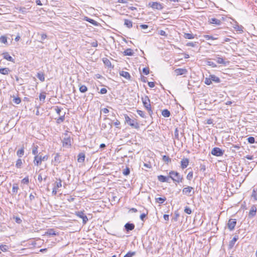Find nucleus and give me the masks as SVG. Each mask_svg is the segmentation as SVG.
I'll return each instance as SVG.
<instances>
[{
	"label": "nucleus",
	"instance_id": "2",
	"mask_svg": "<svg viewBox=\"0 0 257 257\" xmlns=\"http://www.w3.org/2000/svg\"><path fill=\"white\" fill-rule=\"evenodd\" d=\"M48 159V156L47 155L42 156L39 153L38 156L34 157L33 163L35 166H38L41 164L42 161H47Z\"/></svg>",
	"mask_w": 257,
	"mask_h": 257
},
{
	"label": "nucleus",
	"instance_id": "37",
	"mask_svg": "<svg viewBox=\"0 0 257 257\" xmlns=\"http://www.w3.org/2000/svg\"><path fill=\"white\" fill-rule=\"evenodd\" d=\"M19 190V186L17 184H14L12 188L13 194H17Z\"/></svg>",
	"mask_w": 257,
	"mask_h": 257
},
{
	"label": "nucleus",
	"instance_id": "1",
	"mask_svg": "<svg viewBox=\"0 0 257 257\" xmlns=\"http://www.w3.org/2000/svg\"><path fill=\"white\" fill-rule=\"evenodd\" d=\"M181 28L183 30L182 33L183 34V36L184 38L187 39H193L194 38L195 36L192 33H187L184 31L186 30V28H187V25L183 20H178V29L180 30Z\"/></svg>",
	"mask_w": 257,
	"mask_h": 257
},
{
	"label": "nucleus",
	"instance_id": "39",
	"mask_svg": "<svg viewBox=\"0 0 257 257\" xmlns=\"http://www.w3.org/2000/svg\"><path fill=\"white\" fill-rule=\"evenodd\" d=\"M162 114L164 117H167L170 115V112L168 109H164L162 112Z\"/></svg>",
	"mask_w": 257,
	"mask_h": 257
},
{
	"label": "nucleus",
	"instance_id": "41",
	"mask_svg": "<svg viewBox=\"0 0 257 257\" xmlns=\"http://www.w3.org/2000/svg\"><path fill=\"white\" fill-rule=\"evenodd\" d=\"M79 89L81 92L84 93L87 91V87L84 85H82L79 86Z\"/></svg>",
	"mask_w": 257,
	"mask_h": 257
},
{
	"label": "nucleus",
	"instance_id": "14",
	"mask_svg": "<svg viewBox=\"0 0 257 257\" xmlns=\"http://www.w3.org/2000/svg\"><path fill=\"white\" fill-rule=\"evenodd\" d=\"M188 74V70L186 68H178V76L183 75V77H185Z\"/></svg>",
	"mask_w": 257,
	"mask_h": 257
},
{
	"label": "nucleus",
	"instance_id": "35",
	"mask_svg": "<svg viewBox=\"0 0 257 257\" xmlns=\"http://www.w3.org/2000/svg\"><path fill=\"white\" fill-rule=\"evenodd\" d=\"M123 53L125 56H132L134 54L133 50L130 48L126 49Z\"/></svg>",
	"mask_w": 257,
	"mask_h": 257
},
{
	"label": "nucleus",
	"instance_id": "61",
	"mask_svg": "<svg viewBox=\"0 0 257 257\" xmlns=\"http://www.w3.org/2000/svg\"><path fill=\"white\" fill-rule=\"evenodd\" d=\"M22 183L24 184H28L29 182L28 177H25L22 181Z\"/></svg>",
	"mask_w": 257,
	"mask_h": 257
},
{
	"label": "nucleus",
	"instance_id": "55",
	"mask_svg": "<svg viewBox=\"0 0 257 257\" xmlns=\"http://www.w3.org/2000/svg\"><path fill=\"white\" fill-rule=\"evenodd\" d=\"M184 211L186 213L188 214H190L192 213V210L191 208L187 206L185 207Z\"/></svg>",
	"mask_w": 257,
	"mask_h": 257
},
{
	"label": "nucleus",
	"instance_id": "46",
	"mask_svg": "<svg viewBox=\"0 0 257 257\" xmlns=\"http://www.w3.org/2000/svg\"><path fill=\"white\" fill-rule=\"evenodd\" d=\"M0 42L4 44H7L8 42L7 37L4 36H2L0 37Z\"/></svg>",
	"mask_w": 257,
	"mask_h": 257
},
{
	"label": "nucleus",
	"instance_id": "6",
	"mask_svg": "<svg viewBox=\"0 0 257 257\" xmlns=\"http://www.w3.org/2000/svg\"><path fill=\"white\" fill-rule=\"evenodd\" d=\"M193 190L194 188L193 187L190 186H187L183 189L182 192L184 195H186L188 196H191L192 195V194H191L192 192V194L194 193Z\"/></svg>",
	"mask_w": 257,
	"mask_h": 257
},
{
	"label": "nucleus",
	"instance_id": "12",
	"mask_svg": "<svg viewBox=\"0 0 257 257\" xmlns=\"http://www.w3.org/2000/svg\"><path fill=\"white\" fill-rule=\"evenodd\" d=\"M236 224L235 219H230L228 222V227L230 230L234 229L235 226Z\"/></svg>",
	"mask_w": 257,
	"mask_h": 257
},
{
	"label": "nucleus",
	"instance_id": "34",
	"mask_svg": "<svg viewBox=\"0 0 257 257\" xmlns=\"http://www.w3.org/2000/svg\"><path fill=\"white\" fill-rule=\"evenodd\" d=\"M103 62L106 66H107L109 67H112V68L113 67V66H111L110 61L106 58H103Z\"/></svg>",
	"mask_w": 257,
	"mask_h": 257
},
{
	"label": "nucleus",
	"instance_id": "20",
	"mask_svg": "<svg viewBox=\"0 0 257 257\" xmlns=\"http://www.w3.org/2000/svg\"><path fill=\"white\" fill-rule=\"evenodd\" d=\"M251 197L253 199V202L257 201V187L253 188Z\"/></svg>",
	"mask_w": 257,
	"mask_h": 257
},
{
	"label": "nucleus",
	"instance_id": "58",
	"mask_svg": "<svg viewBox=\"0 0 257 257\" xmlns=\"http://www.w3.org/2000/svg\"><path fill=\"white\" fill-rule=\"evenodd\" d=\"M62 109V108H61V107H59L58 106H56V108H55L56 112L59 115H61V112Z\"/></svg>",
	"mask_w": 257,
	"mask_h": 257
},
{
	"label": "nucleus",
	"instance_id": "30",
	"mask_svg": "<svg viewBox=\"0 0 257 257\" xmlns=\"http://www.w3.org/2000/svg\"><path fill=\"white\" fill-rule=\"evenodd\" d=\"M210 79L211 80V82L213 81L215 83H219L220 82V79L217 76L214 75H210Z\"/></svg>",
	"mask_w": 257,
	"mask_h": 257
},
{
	"label": "nucleus",
	"instance_id": "15",
	"mask_svg": "<svg viewBox=\"0 0 257 257\" xmlns=\"http://www.w3.org/2000/svg\"><path fill=\"white\" fill-rule=\"evenodd\" d=\"M168 178H169L170 182L171 180H173L174 182L177 181V172L172 171L170 172V175L168 176Z\"/></svg>",
	"mask_w": 257,
	"mask_h": 257
},
{
	"label": "nucleus",
	"instance_id": "25",
	"mask_svg": "<svg viewBox=\"0 0 257 257\" xmlns=\"http://www.w3.org/2000/svg\"><path fill=\"white\" fill-rule=\"evenodd\" d=\"M38 146L37 145H35L33 144V145L32 147V153L35 156H38L39 155L38 154Z\"/></svg>",
	"mask_w": 257,
	"mask_h": 257
},
{
	"label": "nucleus",
	"instance_id": "24",
	"mask_svg": "<svg viewBox=\"0 0 257 257\" xmlns=\"http://www.w3.org/2000/svg\"><path fill=\"white\" fill-rule=\"evenodd\" d=\"M2 55L4 59L11 62H14V59L9 55L8 52H4Z\"/></svg>",
	"mask_w": 257,
	"mask_h": 257
},
{
	"label": "nucleus",
	"instance_id": "22",
	"mask_svg": "<svg viewBox=\"0 0 257 257\" xmlns=\"http://www.w3.org/2000/svg\"><path fill=\"white\" fill-rule=\"evenodd\" d=\"M85 155L84 153H80L77 156V161L79 163H83L84 161Z\"/></svg>",
	"mask_w": 257,
	"mask_h": 257
},
{
	"label": "nucleus",
	"instance_id": "7",
	"mask_svg": "<svg viewBox=\"0 0 257 257\" xmlns=\"http://www.w3.org/2000/svg\"><path fill=\"white\" fill-rule=\"evenodd\" d=\"M148 6L153 9L161 10L163 9L162 5L158 2H150L149 3Z\"/></svg>",
	"mask_w": 257,
	"mask_h": 257
},
{
	"label": "nucleus",
	"instance_id": "13",
	"mask_svg": "<svg viewBox=\"0 0 257 257\" xmlns=\"http://www.w3.org/2000/svg\"><path fill=\"white\" fill-rule=\"evenodd\" d=\"M238 239V235H235L233 238L229 241V248L231 249L235 244V242Z\"/></svg>",
	"mask_w": 257,
	"mask_h": 257
},
{
	"label": "nucleus",
	"instance_id": "64",
	"mask_svg": "<svg viewBox=\"0 0 257 257\" xmlns=\"http://www.w3.org/2000/svg\"><path fill=\"white\" fill-rule=\"evenodd\" d=\"M107 89L105 88H102L100 90V93L102 94H106L107 93Z\"/></svg>",
	"mask_w": 257,
	"mask_h": 257
},
{
	"label": "nucleus",
	"instance_id": "16",
	"mask_svg": "<svg viewBox=\"0 0 257 257\" xmlns=\"http://www.w3.org/2000/svg\"><path fill=\"white\" fill-rule=\"evenodd\" d=\"M63 146H71V139L70 137L64 138L62 141Z\"/></svg>",
	"mask_w": 257,
	"mask_h": 257
},
{
	"label": "nucleus",
	"instance_id": "36",
	"mask_svg": "<svg viewBox=\"0 0 257 257\" xmlns=\"http://www.w3.org/2000/svg\"><path fill=\"white\" fill-rule=\"evenodd\" d=\"M198 42H188L186 44V46H190L192 47H198Z\"/></svg>",
	"mask_w": 257,
	"mask_h": 257
},
{
	"label": "nucleus",
	"instance_id": "18",
	"mask_svg": "<svg viewBox=\"0 0 257 257\" xmlns=\"http://www.w3.org/2000/svg\"><path fill=\"white\" fill-rule=\"evenodd\" d=\"M188 58H189L188 54L178 52V61L183 60V58L187 59Z\"/></svg>",
	"mask_w": 257,
	"mask_h": 257
},
{
	"label": "nucleus",
	"instance_id": "33",
	"mask_svg": "<svg viewBox=\"0 0 257 257\" xmlns=\"http://www.w3.org/2000/svg\"><path fill=\"white\" fill-rule=\"evenodd\" d=\"M23 166V162L21 159H18L16 163V167L19 169H20Z\"/></svg>",
	"mask_w": 257,
	"mask_h": 257
},
{
	"label": "nucleus",
	"instance_id": "45",
	"mask_svg": "<svg viewBox=\"0 0 257 257\" xmlns=\"http://www.w3.org/2000/svg\"><path fill=\"white\" fill-rule=\"evenodd\" d=\"M216 61L218 64H223L224 65H225V64H226V62L223 60V59L222 58H220V57H218L217 58Z\"/></svg>",
	"mask_w": 257,
	"mask_h": 257
},
{
	"label": "nucleus",
	"instance_id": "32",
	"mask_svg": "<svg viewBox=\"0 0 257 257\" xmlns=\"http://www.w3.org/2000/svg\"><path fill=\"white\" fill-rule=\"evenodd\" d=\"M24 147L23 146L20 149L18 150L17 152V155L19 157L21 158L24 155Z\"/></svg>",
	"mask_w": 257,
	"mask_h": 257
},
{
	"label": "nucleus",
	"instance_id": "48",
	"mask_svg": "<svg viewBox=\"0 0 257 257\" xmlns=\"http://www.w3.org/2000/svg\"><path fill=\"white\" fill-rule=\"evenodd\" d=\"M193 171H190L188 173V175H187V179L190 181L193 178Z\"/></svg>",
	"mask_w": 257,
	"mask_h": 257
},
{
	"label": "nucleus",
	"instance_id": "19",
	"mask_svg": "<svg viewBox=\"0 0 257 257\" xmlns=\"http://www.w3.org/2000/svg\"><path fill=\"white\" fill-rule=\"evenodd\" d=\"M158 179L159 181L161 182H169V178H168V176L166 177L163 175H159L158 176Z\"/></svg>",
	"mask_w": 257,
	"mask_h": 257
},
{
	"label": "nucleus",
	"instance_id": "52",
	"mask_svg": "<svg viewBox=\"0 0 257 257\" xmlns=\"http://www.w3.org/2000/svg\"><path fill=\"white\" fill-rule=\"evenodd\" d=\"M207 64L209 66H211L213 68H215L217 67V65H216V64L212 61H207Z\"/></svg>",
	"mask_w": 257,
	"mask_h": 257
},
{
	"label": "nucleus",
	"instance_id": "44",
	"mask_svg": "<svg viewBox=\"0 0 257 257\" xmlns=\"http://www.w3.org/2000/svg\"><path fill=\"white\" fill-rule=\"evenodd\" d=\"M8 249L9 247L6 245L1 244L0 245V249L3 252H6L8 251Z\"/></svg>",
	"mask_w": 257,
	"mask_h": 257
},
{
	"label": "nucleus",
	"instance_id": "27",
	"mask_svg": "<svg viewBox=\"0 0 257 257\" xmlns=\"http://www.w3.org/2000/svg\"><path fill=\"white\" fill-rule=\"evenodd\" d=\"M45 234L50 236H54L58 235V233L54 229H49L46 232Z\"/></svg>",
	"mask_w": 257,
	"mask_h": 257
},
{
	"label": "nucleus",
	"instance_id": "47",
	"mask_svg": "<svg viewBox=\"0 0 257 257\" xmlns=\"http://www.w3.org/2000/svg\"><path fill=\"white\" fill-rule=\"evenodd\" d=\"M130 170L129 168H128V167H126L125 169H124L123 170L122 174L124 176H127L130 174Z\"/></svg>",
	"mask_w": 257,
	"mask_h": 257
},
{
	"label": "nucleus",
	"instance_id": "11",
	"mask_svg": "<svg viewBox=\"0 0 257 257\" xmlns=\"http://www.w3.org/2000/svg\"><path fill=\"white\" fill-rule=\"evenodd\" d=\"M61 180L59 179V182H56L52 190V194L55 195L57 194V189L62 186Z\"/></svg>",
	"mask_w": 257,
	"mask_h": 257
},
{
	"label": "nucleus",
	"instance_id": "21",
	"mask_svg": "<svg viewBox=\"0 0 257 257\" xmlns=\"http://www.w3.org/2000/svg\"><path fill=\"white\" fill-rule=\"evenodd\" d=\"M135 225L133 223H127L124 225L125 229L127 231L133 230L135 228Z\"/></svg>",
	"mask_w": 257,
	"mask_h": 257
},
{
	"label": "nucleus",
	"instance_id": "23",
	"mask_svg": "<svg viewBox=\"0 0 257 257\" xmlns=\"http://www.w3.org/2000/svg\"><path fill=\"white\" fill-rule=\"evenodd\" d=\"M119 74H120V76L124 77L126 79H127V80L131 79V76L128 72L122 71L120 72Z\"/></svg>",
	"mask_w": 257,
	"mask_h": 257
},
{
	"label": "nucleus",
	"instance_id": "53",
	"mask_svg": "<svg viewBox=\"0 0 257 257\" xmlns=\"http://www.w3.org/2000/svg\"><path fill=\"white\" fill-rule=\"evenodd\" d=\"M148 213V210H146V213H143L141 214L140 217V219H141V220H142V221L144 220V218L146 217Z\"/></svg>",
	"mask_w": 257,
	"mask_h": 257
},
{
	"label": "nucleus",
	"instance_id": "49",
	"mask_svg": "<svg viewBox=\"0 0 257 257\" xmlns=\"http://www.w3.org/2000/svg\"><path fill=\"white\" fill-rule=\"evenodd\" d=\"M13 102L17 104H19L21 102V99L20 97H14L13 99Z\"/></svg>",
	"mask_w": 257,
	"mask_h": 257
},
{
	"label": "nucleus",
	"instance_id": "29",
	"mask_svg": "<svg viewBox=\"0 0 257 257\" xmlns=\"http://www.w3.org/2000/svg\"><path fill=\"white\" fill-rule=\"evenodd\" d=\"M10 70L9 68H0V73L3 75H8Z\"/></svg>",
	"mask_w": 257,
	"mask_h": 257
},
{
	"label": "nucleus",
	"instance_id": "59",
	"mask_svg": "<svg viewBox=\"0 0 257 257\" xmlns=\"http://www.w3.org/2000/svg\"><path fill=\"white\" fill-rule=\"evenodd\" d=\"M149 68L148 67H145L143 69V72L145 74V75H148L149 74Z\"/></svg>",
	"mask_w": 257,
	"mask_h": 257
},
{
	"label": "nucleus",
	"instance_id": "4",
	"mask_svg": "<svg viewBox=\"0 0 257 257\" xmlns=\"http://www.w3.org/2000/svg\"><path fill=\"white\" fill-rule=\"evenodd\" d=\"M125 122L135 128H139V124L135 119H131L127 114L124 115Z\"/></svg>",
	"mask_w": 257,
	"mask_h": 257
},
{
	"label": "nucleus",
	"instance_id": "17",
	"mask_svg": "<svg viewBox=\"0 0 257 257\" xmlns=\"http://www.w3.org/2000/svg\"><path fill=\"white\" fill-rule=\"evenodd\" d=\"M189 164V159L188 158H184L181 161V167L182 169L186 168Z\"/></svg>",
	"mask_w": 257,
	"mask_h": 257
},
{
	"label": "nucleus",
	"instance_id": "54",
	"mask_svg": "<svg viewBox=\"0 0 257 257\" xmlns=\"http://www.w3.org/2000/svg\"><path fill=\"white\" fill-rule=\"evenodd\" d=\"M247 142L249 144H253L255 142L254 138L253 137H249L247 138Z\"/></svg>",
	"mask_w": 257,
	"mask_h": 257
},
{
	"label": "nucleus",
	"instance_id": "56",
	"mask_svg": "<svg viewBox=\"0 0 257 257\" xmlns=\"http://www.w3.org/2000/svg\"><path fill=\"white\" fill-rule=\"evenodd\" d=\"M163 161L167 163L171 161L170 158L169 157V156L166 155L163 156Z\"/></svg>",
	"mask_w": 257,
	"mask_h": 257
},
{
	"label": "nucleus",
	"instance_id": "42",
	"mask_svg": "<svg viewBox=\"0 0 257 257\" xmlns=\"http://www.w3.org/2000/svg\"><path fill=\"white\" fill-rule=\"evenodd\" d=\"M136 254V251H128L126 254H125L123 257H133V256L135 255Z\"/></svg>",
	"mask_w": 257,
	"mask_h": 257
},
{
	"label": "nucleus",
	"instance_id": "9",
	"mask_svg": "<svg viewBox=\"0 0 257 257\" xmlns=\"http://www.w3.org/2000/svg\"><path fill=\"white\" fill-rule=\"evenodd\" d=\"M76 215L82 219L83 223L84 224H86L88 221V218L86 215H85L82 211H78L76 212Z\"/></svg>",
	"mask_w": 257,
	"mask_h": 257
},
{
	"label": "nucleus",
	"instance_id": "60",
	"mask_svg": "<svg viewBox=\"0 0 257 257\" xmlns=\"http://www.w3.org/2000/svg\"><path fill=\"white\" fill-rule=\"evenodd\" d=\"M46 98V95L44 93H41L39 95V98L41 101H44Z\"/></svg>",
	"mask_w": 257,
	"mask_h": 257
},
{
	"label": "nucleus",
	"instance_id": "3",
	"mask_svg": "<svg viewBox=\"0 0 257 257\" xmlns=\"http://www.w3.org/2000/svg\"><path fill=\"white\" fill-rule=\"evenodd\" d=\"M142 101L144 104V107L147 109L148 111L149 114L150 115H151L153 113V111L151 109V105L150 104V100L148 96H145L144 97L142 98Z\"/></svg>",
	"mask_w": 257,
	"mask_h": 257
},
{
	"label": "nucleus",
	"instance_id": "62",
	"mask_svg": "<svg viewBox=\"0 0 257 257\" xmlns=\"http://www.w3.org/2000/svg\"><path fill=\"white\" fill-rule=\"evenodd\" d=\"M40 36H41V40L40 41L41 42H42V41L44 40V39H45L47 37L46 34H40Z\"/></svg>",
	"mask_w": 257,
	"mask_h": 257
},
{
	"label": "nucleus",
	"instance_id": "8",
	"mask_svg": "<svg viewBox=\"0 0 257 257\" xmlns=\"http://www.w3.org/2000/svg\"><path fill=\"white\" fill-rule=\"evenodd\" d=\"M208 22L209 24H213L215 26H220L222 23V21L216 18H209Z\"/></svg>",
	"mask_w": 257,
	"mask_h": 257
},
{
	"label": "nucleus",
	"instance_id": "63",
	"mask_svg": "<svg viewBox=\"0 0 257 257\" xmlns=\"http://www.w3.org/2000/svg\"><path fill=\"white\" fill-rule=\"evenodd\" d=\"M234 28L237 31H243V30H242L243 27L241 26L236 25V27H234Z\"/></svg>",
	"mask_w": 257,
	"mask_h": 257
},
{
	"label": "nucleus",
	"instance_id": "31",
	"mask_svg": "<svg viewBox=\"0 0 257 257\" xmlns=\"http://www.w3.org/2000/svg\"><path fill=\"white\" fill-rule=\"evenodd\" d=\"M37 78L42 82L45 81V76L44 73L39 72L37 74Z\"/></svg>",
	"mask_w": 257,
	"mask_h": 257
},
{
	"label": "nucleus",
	"instance_id": "40",
	"mask_svg": "<svg viewBox=\"0 0 257 257\" xmlns=\"http://www.w3.org/2000/svg\"><path fill=\"white\" fill-rule=\"evenodd\" d=\"M203 37L207 40H217L218 39L217 37H214L213 36L208 35H204Z\"/></svg>",
	"mask_w": 257,
	"mask_h": 257
},
{
	"label": "nucleus",
	"instance_id": "50",
	"mask_svg": "<svg viewBox=\"0 0 257 257\" xmlns=\"http://www.w3.org/2000/svg\"><path fill=\"white\" fill-rule=\"evenodd\" d=\"M204 83H205V84H206V85H210L212 83L210 76H209V77L206 78L205 79Z\"/></svg>",
	"mask_w": 257,
	"mask_h": 257
},
{
	"label": "nucleus",
	"instance_id": "57",
	"mask_svg": "<svg viewBox=\"0 0 257 257\" xmlns=\"http://www.w3.org/2000/svg\"><path fill=\"white\" fill-rule=\"evenodd\" d=\"M137 113L143 118L146 117L144 112L142 110H138Z\"/></svg>",
	"mask_w": 257,
	"mask_h": 257
},
{
	"label": "nucleus",
	"instance_id": "43",
	"mask_svg": "<svg viewBox=\"0 0 257 257\" xmlns=\"http://www.w3.org/2000/svg\"><path fill=\"white\" fill-rule=\"evenodd\" d=\"M166 200L165 197H158L156 198V202L162 204Z\"/></svg>",
	"mask_w": 257,
	"mask_h": 257
},
{
	"label": "nucleus",
	"instance_id": "28",
	"mask_svg": "<svg viewBox=\"0 0 257 257\" xmlns=\"http://www.w3.org/2000/svg\"><path fill=\"white\" fill-rule=\"evenodd\" d=\"M124 25L127 28L130 29L133 27V22L129 20L124 19Z\"/></svg>",
	"mask_w": 257,
	"mask_h": 257
},
{
	"label": "nucleus",
	"instance_id": "10",
	"mask_svg": "<svg viewBox=\"0 0 257 257\" xmlns=\"http://www.w3.org/2000/svg\"><path fill=\"white\" fill-rule=\"evenodd\" d=\"M256 207L255 205H252L251 206L250 209L248 213V217L249 218H252L255 216L256 213Z\"/></svg>",
	"mask_w": 257,
	"mask_h": 257
},
{
	"label": "nucleus",
	"instance_id": "51",
	"mask_svg": "<svg viewBox=\"0 0 257 257\" xmlns=\"http://www.w3.org/2000/svg\"><path fill=\"white\" fill-rule=\"evenodd\" d=\"M13 218L15 220L16 222L18 224H21L22 222V219L18 216H14Z\"/></svg>",
	"mask_w": 257,
	"mask_h": 257
},
{
	"label": "nucleus",
	"instance_id": "5",
	"mask_svg": "<svg viewBox=\"0 0 257 257\" xmlns=\"http://www.w3.org/2000/svg\"><path fill=\"white\" fill-rule=\"evenodd\" d=\"M223 151L217 147L213 148L211 151L212 155L217 157L222 156L223 155Z\"/></svg>",
	"mask_w": 257,
	"mask_h": 257
},
{
	"label": "nucleus",
	"instance_id": "38",
	"mask_svg": "<svg viewBox=\"0 0 257 257\" xmlns=\"http://www.w3.org/2000/svg\"><path fill=\"white\" fill-rule=\"evenodd\" d=\"M65 112H64L62 115H60V116L57 119V123H60L64 121L65 119Z\"/></svg>",
	"mask_w": 257,
	"mask_h": 257
},
{
	"label": "nucleus",
	"instance_id": "26",
	"mask_svg": "<svg viewBox=\"0 0 257 257\" xmlns=\"http://www.w3.org/2000/svg\"><path fill=\"white\" fill-rule=\"evenodd\" d=\"M84 20L87 22H89L90 23H91V24H92L93 25L95 26H98L99 24L96 21H94L93 19L89 18L87 17H85L84 18Z\"/></svg>",
	"mask_w": 257,
	"mask_h": 257
}]
</instances>
